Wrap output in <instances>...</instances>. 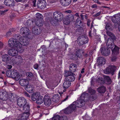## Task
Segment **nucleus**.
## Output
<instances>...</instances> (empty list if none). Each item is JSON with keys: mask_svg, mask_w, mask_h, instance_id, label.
Returning a JSON list of instances; mask_svg holds the SVG:
<instances>
[{"mask_svg": "<svg viewBox=\"0 0 120 120\" xmlns=\"http://www.w3.org/2000/svg\"><path fill=\"white\" fill-rule=\"evenodd\" d=\"M14 37L10 39L8 41L9 46L11 48H16L18 50L21 49L22 47V45Z\"/></svg>", "mask_w": 120, "mask_h": 120, "instance_id": "nucleus-1", "label": "nucleus"}, {"mask_svg": "<svg viewBox=\"0 0 120 120\" xmlns=\"http://www.w3.org/2000/svg\"><path fill=\"white\" fill-rule=\"evenodd\" d=\"M6 75L7 76L14 78L16 81L19 80L20 78V76L18 73L13 71H8L6 73Z\"/></svg>", "mask_w": 120, "mask_h": 120, "instance_id": "nucleus-2", "label": "nucleus"}, {"mask_svg": "<svg viewBox=\"0 0 120 120\" xmlns=\"http://www.w3.org/2000/svg\"><path fill=\"white\" fill-rule=\"evenodd\" d=\"M85 101L80 97L76 101L74 102L72 104L75 105L76 109V107L80 108L83 106L85 104Z\"/></svg>", "mask_w": 120, "mask_h": 120, "instance_id": "nucleus-3", "label": "nucleus"}, {"mask_svg": "<svg viewBox=\"0 0 120 120\" xmlns=\"http://www.w3.org/2000/svg\"><path fill=\"white\" fill-rule=\"evenodd\" d=\"M78 44L80 45H82L87 43L89 41L88 38L84 35H82L78 38Z\"/></svg>", "mask_w": 120, "mask_h": 120, "instance_id": "nucleus-4", "label": "nucleus"}, {"mask_svg": "<svg viewBox=\"0 0 120 120\" xmlns=\"http://www.w3.org/2000/svg\"><path fill=\"white\" fill-rule=\"evenodd\" d=\"M53 17L56 21H61L63 19V15L60 12L55 11L53 13Z\"/></svg>", "mask_w": 120, "mask_h": 120, "instance_id": "nucleus-5", "label": "nucleus"}, {"mask_svg": "<svg viewBox=\"0 0 120 120\" xmlns=\"http://www.w3.org/2000/svg\"><path fill=\"white\" fill-rule=\"evenodd\" d=\"M100 51L101 55L104 56H109L111 52L110 50L107 47H101L100 48Z\"/></svg>", "mask_w": 120, "mask_h": 120, "instance_id": "nucleus-6", "label": "nucleus"}, {"mask_svg": "<svg viewBox=\"0 0 120 120\" xmlns=\"http://www.w3.org/2000/svg\"><path fill=\"white\" fill-rule=\"evenodd\" d=\"M27 102L26 100L24 98L21 97L18 99L17 104L19 106L21 107Z\"/></svg>", "mask_w": 120, "mask_h": 120, "instance_id": "nucleus-7", "label": "nucleus"}, {"mask_svg": "<svg viewBox=\"0 0 120 120\" xmlns=\"http://www.w3.org/2000/svg\"><path fill=\"white\" fill-rule=\"evenodd\" d=\"M36 5L39 8L43 9L45 8L46 5V3L44 0H41L37 2Z\"/></svg>", "mask_w": 120, "mask_h": 120, "instance_id": "nucleus-8", "label": "nucleus"}, {"mask_svg": "<svg viewBox=\"0 0 120 120\" xmlns=\"http://www.w3.org/2000/svg\"><path fill=\"white\" fill-rule=\"evenodd\" d=\"M75 109V107L74 105L72 104L69 107L66 109L64 110V112L66 114H69L73 111H74Z\"/></svg>", "mask_w": 120, "mask_h": 120, "instance_id": "nucleus-9", "label": "nucleus"}, {"mask_svg": "<svg viewBox=\"0 0 120 120\" xmlns=\"http://www.w3.org/2000/svg\"><path fill=\"white\" fill-rule=\"evenodd\" d=\"M20 34H24L26 37H28L30 33L29 29L26 27H23L21 28L20 30Z\"/></svg>", "mask_w": 120, "mask_h": 120, "instance_id": "nucleus-10", "label": "nucleus"}, {"mask_svg": "<svg viewBox=\"0 0 120 120\" xmlns=\"http://www.w3.org/2000/svg\"><path fill=\"white\" fill-rule=\"evenodd\" d=\"M88 92L91 94L90 95L91 98H90L92 101L94 100L97 98V96L95 94L96 91L92 89L90 87L88 89Z\"/></svg>", "mask_w": 120, "mask_h": 120, "instance_id": "nucleus-11", "label": "nucleus"}, {"mask_svg": "<svg viewBox=\"0 0 120 120\" xmlns=\"http://www.w3.org/2000/svg\"><path fill=\"white\" fill-rule=\"evenodd\" d=\"M15 57H11L7 54H5L2 56V61L5 62L6 64H8L10 62V60H12Z\"/></svg>", "mask_w": 120, "mask_h": 120, "instance_id": "nucleus-12", "label": "nucleus"}, {"mask_svg": "<svg viewBox=\"0 0 120 120\" xmlns=\"http://www.w3.org/2000/svg\"><path fill=\"white\" fill-rule=\"evenodd\" d=\"M115 40H112L111 38H109L106 43V46L107 48L112 49L115 45H114V41Z\"/></svg>", "mask_w": 120, "mask_h": 120, "instance_id": "nucleus-13", "label": "nucleus"}, {"mask_svg": "<svg viewBox=\"0 0 120 120\" xmlns=\"http://www.w3.org/2000/svg\"><path fill=\"white\" fill-rule=\"evenodd\" d=\"M80 97L83 99L85 102L89 100L90 101H92L90 99L91 97H90V96L88 94L86 93H83L80 96Z\"/></svg>", "mask_w": 120, "mask_h": 120, "instance_id": "nucleus-14", "label": "nucleus"}, {"mask_svg": "<svg viewBox=\"0 0 120 120\" xmlns=\"http://www.w3.org/2000/svg\"><path fill=\"white\" fill-rule=\"evenodd\" d=\"M112 22L115 23H118L120 22V15L117 14L112 18Z\"/></svg>", "mask_w": 120, "mask_h": 120, "instance_id": "nucleus-15", "label": "nucleus"}, {"mask_svg": "<svg viewBox=\"0 0 120 120\" xmlns=\"http://www.w3.org/2000/svg\"><path fill=\"white\" fill-rule=\"evenodd\" d=\"M97 63L99 65H103L106 63V60L104 57H99L97 59Z\"/></svg>", "mask_w": 120, "mask_h": 120, "instance_id": "nucleus-16", "label": "nucleus"}, {"mask_svg": "<svg viewBox=\"0 0 120 120\" xmlns=\"http://www.w3.org/2000/svg\"><path fill=\"white\" fill-rule=\"evenodd\" d=\"M21 107H22L23 111H24L25 112L30 113V106L28 102H27Z\"/></svg>", "mask_w": 120, "mask_h": 120, "instance_id": "nucleus-17", "label": "nucleus"}, {"mask_svg": "<svg viewBox=\"0 0 120 120\" xmlns=\"http://www.w3.org/2000/svg\"><path fill=\"white\" fill-rule=\"evenodd\" d=\"M44 102L45 105L47 106H49L51 103V99L49 96H45Z\"/></svg>", "mask_w": 120, "mask_h": 120, "instance_id": "nucleus-18", "label": "nucleus"}, {"mask_svg": "<svg viewBox=\"0 0 120 120\" xmlns=\"http://www.w3.org/2000/svg\"><path fill=\"white\" fill-rule=\"evenodd\" d=\"M19 83L20 85L23 86H25V87L29 84V82L28 80L25 79H20L19 81Z\"/></svg>", "mask_w": 120, "mask_h": 120, "instance_id": "nucleus-19", "label": "nucleus"}, {"mask_svg": "<svg viewBox=\"0 0 120 120\" xmlns=\"http://www.w3.org/2000/svg\"><path fill=\"white\" fill-rule=\"evenodd\" d=\"M8 53L10 55L14 56L17 55L18 51L17 49H12L8 50Z\"/></svg>", "mask_w": 120, "mask_h": 120, "instance_id": "nucleus-20", "label": "nucleus"}, {"mask_svg": "<svg viewBox=\"0 0 120 120\" xmlns=\"http://www.w3.org/2000/svg\"><path fill=\"white\" fill-rule=\"evenodd\" d=\"M4 3L8 6H13L15 5V1L14 0H5Z\"/></svg>", "mask_w": 120, "mask_h": 120, "instance_id": "nucleus-21", "label": "nucleus"}, {"mask_svg": "<svg viewBox=\"0 0 120 120\" xmlns=\"http://www.w3.org/2000/svg\"><path fill=\"white\" fill-rule=\"evenodd\" d=\"M41 30L39 27H35L32 29V33L36 35L40 34L41 33Z\"/></svg>", "mask_w": 120, "mask_h": 120, "instance_id": "nucleus-22", "label": "nucleus"}, {"mask_svg": "<svg viewBox=\"0 0 120 120\" xmlns=\"http://www.w3.org/2000/svg\"><path fill=\"white\" fill-rule=\"evenodd\" d=\"M71 0H60V4L63 6H67L71 3Z\"/></svg>", "mask_w": 120, "mask_h": 120, "instance_id": "nucleus-23", "label": "nucleus"}, {"mask_svg": "<svg viewBox=\"0 0 120 120\" xmlns=\"http://www.w3.org/2000/svg\"><path fill=\"white\" fill-rule=\"evenodd\" d=\"M76 65L75 64L72 63L70 64L69 66V71L73 73V72H74L76 71Z\"/></svg>", "mask_w": 120, "mask_h": 120, "instance_id": "nucleus-24", "label": "nucleus"}, {"mask_svg": "<svg viewBox=\"0 0 120 120\" xmlns=\"http://www.w3.org/2000/svg\"><path fill=\"white\" fill-rule=\"evenodd\" d=\"M66 21H67V24H69L71 22H72L74 19V16L73 15L70 14L67 15L66 19Z\"/></svg>", "mask_w": 120, "mask_h": 120, "instance_id": "nucleus-25", "label": "nucleus"}, {"mask_svg": "<svg viewBox=\"0 0 120 120\" xmlns=\"http://www.w3.org/2000/svg\"><path fill=\"white\" fill-rule=\"evenodd\" d=\"M78 28L76 30V32H78L79 34H81L83 32V26L82 24L77 25Z\"/></svg>", "mask_w": 120, "mask_h": 120, "instance_id": "nucleus-26", "label": "nucleus"}, {"mask_svg": "<svg viewBox=\"0 0 120 120\" xmlns=\"http://www.w3.org/2000/svg\"><path fill=\"white\" fill-rule=\"evenodd\" d=\"M119 48L115 45L113 49V50L112 49V55H117L119 53Z\"/></svg>", "mask_w": 120, "mask_h": 120, "instance_id": "nucleus-27", "label": "nucleus"}, {"mask_svg": "<svg viewBox=\"0 0 120 120\" xmlns=\"http://www.w3.org/2000/svg\"><path fill=\"white\" fill-rule=\"evenodd\" d=\"M44 99L42 96L39 95L36 101V103L38 105L41 104L44 102Z\"/></svg>", "mask_w": 120, "mask_h": 120, "instance_id": "nucleus-28", "label": "nucleus"}, {"mask_svg": "<svg viewBox=\"0 0 120 120\" xmlns=\"http://www.w3.org/2000/svg\"><path fill=\"white\" fill-rule=\"evenodd\" d=\"M29 114L30 113L25 112L22 114L21 116L20 120H26Z\"/></svg>", "mask_w": 120, "mask_h": 120, "instance_id": "nucleus-29", "label": "nucleus"}, {"mask_svg": "<svg viewBox=\"0 0 120 120\" xmlns=\"http://www.w3.org/2000/svg\"><path fill=\"white\" fill-rule=\"evenodd\" d=\"M14 37L16 38L17 40H19L22 43L23 41V40L24 39L25 37H23L22 36L20 35L19 34H15L14 36Z\"/></svg>", "mask_w": 120, "mask_h": 120, "instance_id": "nucleus-30", "label": "nucleus"}, {"mask_svg": "<svg viewBox=\"0 0 120 120\" xmlns=\"http://www.w3.org/2000/svg\"><path fill=\"white\" fill-rule=\"evenodd\" d=\"M98 92L100 93H104L106 90V88L104 86H102L99 87L97 89Z\"/></svg>", "mask_w": 120, "mask_h": 120, "instance_id": "nucleus-31", "label": "nucleus"}, {"mask_svg": "<svg viewBox=\"0 0 120 120\" xmlns=\"http://www.w3.org/2000/svg\"><path fill=\"white\" fill-rule=\"evenodd\" d=\"M60 99L59 95L57 94L54 95L52 98V101L54 102H57Z\"/></svg>", "mask_w": 120, "mask_h": 120, "instance_id": "nucleus-32", "label": "nucleus"}, {"mask_svg": "<svg viewBox=\"0 0 120 120\" xmlns=\"http://www.w3.org/2000/svg\"><path fill=\"white\" fill-rule=\"evenodd\" d=\"M70 75L67 77H65V80L66 81H68L69 82H72L75 79V78L74 75Z\"/></svg>", "mask_w": 120, "mask_h": 120, "instance_id": "nucleus-33", "label": "nucleus"}, {"mask_svg": "<svg viewBox=\"0 0 120 120\" xmlns=\"http://www.w3.org/2000/svg\"><path fill=\"white\" fill-rule=\"evenodd\" d=\"M39 95H38L37 93L33 94L31 96V99L33 101H36Z\"/></svg>", "mask_w": 120, "mask_h": 120, "instance_id": "nucleus-34", "label": "nucleus"}, {"mask_svg": "<svg viewBox=\"0 0 120 120\" xmlns=\"http://www.w3.org/2000/svg\"><path fill=\"white\" fill-rule=\"evenodd\" d=\"M71 83L68 81H65L63 84V87L64 89H67L71 85Z\"/></svg>", "mask_w": 120, "mask_h": 120, "instance_id": "nucleus-35", "label": "nucleus"}, {"mask_svg": "<svg viewBox=\"0 0 120 120\" xmlns=\"http://www.w3.org/2000/svg\"><path fill=\"white\" fill-rule=\"evenodd\" d=\"M97 82L99 85H103L105 83V82L104 79L101 77L98 78Z\"/></svg>", "mask_w": 120, "mask_h": 120, "instance_id": "nucleus-36", "label": "nucleus"}, {"mask_svg": "<svg viewBox=\"0 0 120 120\" xmlns=\"http://www.w3.org/2000/svg\"><path fill=\"white\" fill-rule=\"evenodd\" d=\"M106 33L107 35L110 37L109 38H111L112 40H116V37L112 33L108 31H106Z\"/></svg>", "mask_w": 120, "mask_h": 120, "instance_id": "nucleus-37", "label": "nucleus"}, {"mask_svg": "<svg viewBox=\"0 0 120 120\" xmlns=\"http://www.w3.org/2000/svg\"><path fill=\"white\" fill-rule=\"evenodd\" d=\"M73 75H75V74L69 71L65 70L64 73V76L65 77H67L68 76Z\"/></svg>", "mask_w": 120, "mask_h": 120, "instance_id": "nucleus-38", "label": "nucleus"}, {"mask_svg": "<svg viewBox=\"0 0 120 120\" xmlns=\"http://www.w3.org/2000/svg\"><path fill=\"white\" fill-rule=\"evenodd\" d=\"M110 67H109V66L107 67L104 71V73L107 74H111L112 75V72L110 69Z\"/></svg>", "mask_w": 120, "mask_h": 120, "instance_id": "nucleus-39", "label": "nucleus"}, {"mask_svg": "<svg viewBox=\"0 0 120 120\" xmlns=\"http://www.w3.org/2000/svg\"><path fill=\"white\" fill-rule=\"evenodd\" d=\"M105 82H107V84H110L111 82V79L109 76H105L104 78Z\"/></svg>", "mask_w": 120, "mask_h": 120, "instance_id": "nucleus-40", "label": "nucleus"}, {"mask_svg": "<svg viewBox=\"0 0 120 120\" xmlns=\"http://www.w3.org/2000/svg\"><path fill=\"white\" fill-rule=\"evenodd\" d=\"M25 88L26 91L29 93H31L33 92V88L30 85H29L28 84L25 87Z\"/></svg>", "mask_w": 120, "mask_h": 120, "instance_id": "nucleus-41", "label": "nucleus"}, {"mask_svg": "<svg viewBox=\"0 0 120 120\" xmlns=\"http://www.w3.org/2000/svg\"><path fill=\"white\" fill-rule=\"evenodd\" d=\"M15 29L13 28H10L9 29V31L6 33V35L7 37L9 36L12 34V32H15Z\"/></svg>", "mask_w": 120, "mask_h": 120, "instance_id": "nucleus-42", "label": "nucleus"}, {"mask_svg": "<svg viewBox=\"0 0 120 120\" xmlns=\"http://www.w3.org/2000/svg\"><path fill=\"white\" fill-rule=\"evenodd\" d=\"M15 57V58L12 59V60H11L13 62L15 63L16 64H17L18 62V59H21V57L19 56H17L15 57Z\"/></svg>", "mask_w": 120, "mask_h": 120, "instance_id": "nucleus-43", "label": "nucleus"}, {"mask_svg": "<svg viewBox=\"0 0 120 120\" xmlns=\"http://www.w3.org/2000/svg\"><path fill=\"white\" fill-rule=\"evenodd\" d=\"M110 67V70L111 71L112 73V75H113L114 74V72L116 71V67L113 65H111L109 66Z\"/></svg>", "mask_w": 120, "mask_h": 120, "instance_id": "nucleus-44", "label": "nucleus"}, {"mask_svg": "<svg viewBox=\"0 0 120 120\" xmlns=\"http://www.w3.org/2000/svg\"><path fill=\"white\" fill-rule=\"evenodd\" d=\"M35 23L36 25L39 27L42 26L43 25V21L42 20H38L36 21Z\"/></svg>", "mask_w": 120, "mask_h": 120, "instance_id": "nucleus-45", "label": "nucleus"}, {"mask_svg": "<svg viewBox=\"0 0 120 120\" xmlns=\"http://www.w3.org/2000/svg\"><path fill=\"white\" fill-rule=\"evenodd\" d=\"M36 20H42L43 18L42 15L39 13H37L36 15Z\"/></svg>", "mask_w": 120, "mask_h": 120, "instance_id": "nucleus-46", "label": "nucleus"}, {"mask_svg": "<svg viewBox=\"0 0 120 120\" xmlns=\"http://www.w3.org/2000/svg\"><path fill=\"white\" fill-rule=\"evenodd\" d=\"M75 54L78 57L81 58L82 57V54L80 49H79L77 50L75 52Z\"/></svg>", "mask_w": 120, "mask_h": 120, "instance_id": "nucleus-47", "label": "nucleus"}, {"mask_svg": "<svg viewBox=\"0 0 120 120\" xmlns=\"http://www.w3.org/2000/svg\"><path fill=\"white\" fill-rule=\"evenodd\" d=\"M0 99L3 101L7 99V97L2 93L0 95Z\"/></svg>", "mask_w": 120, "mask_h": 120, "instance_id": "nucleus-48", "label": "nucleus"}, {"mask_svg": "<svg viewBox=\"0 0 120 120\" xmlns=\"http://www.w3.org/2000/svg\"><path fill=\"white\" fill-rule=\"evenodd\" d=\"M71 58V59L74 60H77L78 59V57L76 54L75 53L72 54H71L70 55Z\"/></svg>", "mask_w": 120, "mask_h": 120, "instance_id": "nucleus-49", "label": "nucleus"}, {"mask_svg": "<svg viewBox=\"0 0 120 120\" xmlns=\"http://www.w3.org/2000/svg\"><path fill=\"white\" fill-rule=\"evenodd\" d=\"M26 75L28 77L31 78H34V75L33 74L30 72H27L26 74Z\"/></svg>", "mask_w": 120, "mask_h": 120, "instance_id": "nucleus-50", "label": "nucleus"}, {"mask_svg": "<svg viewBox=\"0 0 120 120\" xmlns=\"http://www.w3.org/2000/svg\"><path fill=\"white\" fill-rule=\"evenodd\" d=\"M105 29L106 30V31H110L112 30L111 27L109 26V24H107L105 26Z\"/></svg>", "mask_w": 120, "mask_h": 120, "instance_id": "nucleus-51", "label": "nucleus"}, {"mask_svg": "<svg viewBox=\"0 0 120 120\" xmlns=\"http://www.w3.org/2000/svg\"><path fill=\"white\" fill-rule=\"evenodd\" d=\"M60 117L58 115H55L53 117L52 119V120H60Z\"/></svg>", "mask_w": 120, "mask_h": 120, "instance_id": "nucleus-52", "label": "nucleus"}, {"mask_svg": "<svg viewBox=\"0 0 120 120\" xmlns=\"http://www.w3.org/2000/svg\"><path fill=\"white\" fill-rule=\"evenodd\" d=\"M82 21L80 20V18H77L76 21V22L77 23V26L78 24V25L80 24H82Z\"/></svg>", "mask_w": 120, "mask_h": 120, "instance_id": "nucleus-53", "label": "nucleus"}, {"mask_svg": "<svg viewBox=\"0 0 120 120\" xmlns=\"http://www.w3.org/2000/svg\"><path fill=\"white\" fill-rule=\"evenodd\" d=\"M33 21L31 20H28L27 22V24L28 26L30 25H33Z\"/></svg>", "mask_w": 120, "mask_h": 120, "instance_id": "nucleus-54", "label": "nucleus"}, {"mask_svg": "<svg viewBox=\"0 0 120 120\" xmlns=\"http://www.w3.org/2000/svg\"><path fill=\"white\" fill-rule=\"evenodd\" d=\"M55 20L52 18H51L50 19V22L52 25H54L56 23V22Z\"/></svg>", "mask_w": 120, "mask_h": 120, "instance_id": "nucleus-55", "label": "nucleus"}, {"mask_svg": "<svg viewBox=\"0 0 120 120\" xmlns=\"http://www.w3.org/2000/svg\"><path fill=\"white\" fill-rule=\"evenodd\" d=\"M116 55H112V56L111 57V60L112 61H116Z\"/></svg>", "mask_w": 120, "mask_h": 120, "instance_id": "nucleus-56", "label": "nucleus"}, {"mask_svg": "<svg viewBox=\"0 0 120 120\" xmlns=\"http://www.w3.org/2000/svg\"><path fill=\"white\" fill-rule=\"evenodd\" d=\"M22 43H25V45H27L29 43L28 41L27 40V39L25 37L24 38V39L23 40V41L22 42Z\"/></svg>", "mask_w": 120, "mask_h": 120, "instance_id": "nucleus-57", "label": "nucleus"}, {"mask_svg": "<svg viewBox=\"0 0 120 120\" xmlns=\"http://www.w3.org/2000/svg\"><path fill=\"white\" fill-rule=\"evenodd\" d=\"M91 7L92 8L97 9L98 7V6L96 4H94L92 5Z\"/></svg>", "mask_w": 120, "mask_h": 120, "instance_id": "nucleus-58", "label": "nucleus"}, {"mask_svg": "<svg viewBox=\"0 0 120 120\" xmlns=\"http://www.w3.org/2000/svg\"><path fill=\"white\" fill-rule=\"evenodd\" d=\"M23 94H24L26 97H30V96L26 92H24Z\"/></svg>", "mask_w": 120, "mask_h": 120, "instance_id": "nucleus-59", "label": "nucleus"}, {"mask_svg": "<svg viewBox=\"0 0 120 120\" xmlns=\"http://www.w3.org/2000/svg\"><path fill=\"white\" fill-rule=\"evenodd\" d=\"M92 34L93 36H95L96 34V30L94 29V30L92 31Z\"/></svg>", "mask_w": 120, "mask_h": 120, "instance_id": "nucleus-60", "label": "nucleus"}, {"mask_svg": "<svg viewBox=\"0 0 120 120\" xmlns=\"http://www.w3.org/2000/svg\"><path fill=\"white\" fill-rule=\"evenodd\" d=\"M101 13V11H99L96 14H95L93 15V17H97Z\"/></svg>", "mask_w": 120, "mask_h": 120, "instance_id": "nucleus-61", "label": "nucleus"}, {"mask_svg": "<svg viewBox=\"0 0 120 120\" xmlns=\"http://www.w3.org/2000/svg\"><path fill=\"white\" fill-rule=\"evenodd\" d=\"M34 67L35 69H37L38 68V65L37 64H36L34 65Z\"/></svg>", "mask_w": 120, "mask_h": 120, "instance_id": "nucleus-62", "label": "nucleus"}, {"mask_svg": "<svg viewBox=\"0 0 120 120\" xmlns=\"http://www.w3.org/2000/svg\"><path fill=\"white\" fill-rule=\"evenodd\" d=\"M36 0H34L32 2V4L34 7L36 6Z\"/></svg>", "mask_w": 120, "mask_h": 120, "instance_id": "nucleus-63", "label": "nucleus"}, {"mask_svg": "<svg viewBox=\"0 0 120 120\" xmlns=\"http://www.w3.org/2000/svg\"><path fill=\"white\" fill-rule=\"evenodd\" d=\"M90 22L91 21L89 19H88L87 21V24L88 26H90Z\"/></svg>", "mask_w": 120, "mask_h": 120, "instance_id": "nucleus-64", "label": "nucleus"}]
</instances>
